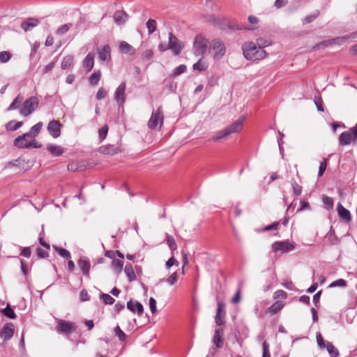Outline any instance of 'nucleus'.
I'll return each instance as SVG.
<instances>
[{
	"instance_id": "f257e3e1",
	"label": "nucleus",
	"mask_w": 357,
	"mask_h": 357,
	"mask_svg": "<svg viewBox=\"0 0 357 357\" xmlns=\"http://www.w3.org/2000/svg\"><path fill=\"white\" fill-rule=\"evenodd\" d=\"M257 44L259 46H257L253 42H246L242 45L243 54L247 60L259 61L266 56L267 54L261 45L265 47L268 45L269 43H263L262 39H258Z\"/></svg>"
},
{
	"instance_id": "f03ea898",
	"label": "nucleus",
	"mask_w": 357,
	"mask_h": 357,
	"mask_svg": "<svg viewBox=\"0 0 357 357\" xmlns=\"http://www.w3.org/2000/svg\"><path fill=\"white\" fill-rule=\"evenodd\" d=\"M38 104V98L36 96H31L22 103L19 112L22 116H28L37 109Z\"/></svg>"
},
{
	"instance_id": "7ed1b4c3",
	"label": "nucleus",
	"mask_w": 357,
	"mask_h": 357,
	"mask_svg": "<svg viewBox=\"0 0 357 357\" xmlns=\"http://www.w3.org/2000/svg\"><path fill=\"white\" fill-rule=\"evenodd\" d=\"M77 328L76 324L63 319H57V325L55 327L59 334L69 335Z\"/></svg>"
},
{
	"instance_id": "20e7f679",
	"label": "nucleus",
	"mask_w": 357,
	"mask_h": 357,
	"mask_svg": "<svg viewBox=\"0 0 357 357\" xmlns=\"http://www.w3.org/2000/svg\"><path fill=\"white\" fill-rule=\"evenodd\" d=\"M163 112L162 106H160L155 111H153L151 118L148 122V126L151 129H155L159 126L161 128L163 123Z\"/></svg>"
},
{
	"instance_id": "39448f33",
	"label": "nucleus",
	"mask_w": 357,
	"mask_h": 357,
	"mask_svg": "<svg viewBox=\"0 0 357 357\" xmlns=\"http://www.w3.org/2000/svg\"><path fill=\"white\" fill-rule=\"evenodd\" d=\"M208 40L202 35H197L193 43L194 54L196 56H202L206 52Z\"/></svg>"
},
{
	"instance_id": "423d86ee",
	"label": "nucleus",
	"mask_w": 357,
	"mask_h": 357,
	"mask_svg": "<svg viewBox=\"0 0 357 357\" xmlns=\"http://www.w3.org/2000/svg\"><path fill=\"white\" fill-rule=\"evenodd\" d=\"M211 47L215 51L213 55L215 59L219 60L225 54V45L220 39L213 40L211 43Z\"/></svg>"
},
{
	"instance_id": "0eeeda50",
	"label": "nucleus",
	"mask_w": 357,
	"mask_h": 357,
	"mask_svg": "<svg viewBox=\"0 0 357 357\" xmlns=\"http://www.w3.org/2000/svg\"><path fill=\"white\" fill-rule=\"evenodd\" d=\"M126 83L125 82L121 83L116 89L114 92V100L119 106H123L126 100Z\"/></svg>"
},
{
	"instance_id": "6e6552de",
	"label": "nucleus",
	"mask_w": 357,
	"mask_h": 357,
	"mask_svg": "<svg viewBox=\"0 0 357 357\" xmlns=\"http://www.w3.org/2000/svg\"><path fill=\"white\" fill-rule=\"evenodd\" d=\"M183 47V46L178 39L172 33H169L168 48L172 50L174 54L178 55Z\"/></svg>"
},
{
	"instance_id": "1a4fd4ad",
	"label": "nucleus",
	"mask_w": 357,
	"mask_h": 357,
	"mask_svg": "<svg viewBox=\"0 0 357 357\" xmlns=\"http://www.w3.org/2000/svg\"><path fill=\"white\" fill-rule=\"evenodd\" d=\"M272 248L275 252L282 251L283 252H287L293 250L295 248V245L288 241H276L272 245Z\"/></svg>"
},
{
	"instance_id": "9d476101",
	"label": "nucleus",
	"mask_w": 357,
	"mask_h": 357,
	"mask_svg": "<svg viewBox=\"0 0 357 357\" xmlns=\"http://www.w3.org/2000/svg\"><path fill=\"white\" fill-rule=\"evenodd\" d=\"M15 327L12 323L6 324L0 331V337L3 340V344L12 338L14 335Z\"/></svg>"
},
{
	"instance_id": "9b49d317",
	"label": "nucleus",
	"mask_w": 357,
	"mask_h": 357,
	"mask_svg": "<svg viewBox=\"0 0 357 357\" xmlns=\"http://www.w3.org/2000/svg\"><path fill=\"white\" fill-rule=\"evenodd\" d=\"M225 305L222 301L218 302L217 312L215 317V322L218 326H222L225 323L226 312L225 311Z\"/></svg>"
},
{
	"instance_id": "f8f14e48",
	"label": "nucleus",
	"mask_w": 357,
	"mask_h": 357,
	"mask_svg": "<svg viewBox=\"0 0 357 357\" xmlns=\"http://www.w3.org/2000/svg\"><path fill=\"white\" fill-rule=\"evenodd\" d=\"M244 119L245 117L241 116L238 120L225 128L228 136L231 134L238 133L242 130Z\"/></svg>"
},
{
	"instance_id": "ddd939ff",
	"label": "nucleus",
	"mask_w": 357,
	"mask_h": 357,
	"mask_svg": "<svg viewBox=\"0 0 357 357\" xmlns=\"http://www.w3.org/2000/svg\"><path fill=\"white\" fill-rule=\"evenodd\" d=\"M61 124L56 120H52L47 125V131L49 134L54 138H57L61 135Z\"/></svg>"
},
{
	"instance_id": "4468645a",
	"label": "nucleus",
	"mask_w": 357,
	"mask_h": 357,
	"mask_svg": "<svg viewBox=\"0 0 357 357\" xmlns=\"http://www.w3.org/2000/svg\"><path fill=\"white\" fill-rule=\"evenodd\" d=\"M227 26L233 31H252L255 28L246 26L243 24H238L235 20H229L227 21Z\"/></svg>"
},
{
	"instance_id": "2eb2a0df",
	"label": "nucleus",
	"mask_w": 357,
	"mask_h": 357,
	"mask_svg": "<svg viewBox=\"0 0 357 357\" xmlns=\"http://www.w3.org/2000/svg\"><path fill=\"white\" fill-rule=\"evenodd\" d=\"M98 59L102 61H109L111 59V47L107 44L98 50Z\"/></svg>"
},
{
	"instance_id": "dca6fc26",
	"label": "nucleus",
	"mask_w": 357,
	"mask_h": 357,
	"mask_svg": "<svg viewBox=\"0 0 357 357\" xmlns=\"http://www.w3.org/2000/svg\"><path fill=\"white\" fill-rule=\"evenodd\" d=\"M28 138H31V137L26 132L15 138L13 144L19 149H27V145L29 142L28 141Z\"/></svg>"
},
{
	"instance_id": "f3484780",
	"label": "nucleus",
	"mask_w": 357,
	"mask_h": 357,
	"mask_svg": "<svg viewBox=\"0 0 357 357\" xmlns=\"http://www.w3.org/2000/svg\"><path fill=\"white\" fill-rule=\"evenodd\" d=\"M127 307L132 312H137L138 316H142L144 312L143 305L137 301L130 300L127 303Z\"/></svg>"
},
{
	"instance_id": "a211bd4d",
	"label": "nucleus",
	"mask_w": 357,
	"mask_h": 357,
	"mask_svg": "<svg viewBox=\"0 0 357 357\" xmlns=\"http://www.w3.org/2000/svg\"><path fill=\"white\" fill-rule=\"evenodd\" d=\"M348 38H349V37L346 36L336 37V38L331 39V40L323 41V42L320 43L319 45H317V46L327 47V46L333 45H335V44L341 45V44L345 43Z\"/></svg>"
},
{
	"instance_id": "6ab92c4d",
	"label": "nucleus",
	"mask_w": 357,
	"mask_h": 357,
	"mask_svg": "<svg viewBox=\"0 0 357 357\" xmlns=\"http://www.w3.org/2000/svg\"><path fill=\"white\" fill-rule=\"evenodd\" d=\"M113 17H114V20L116 24L123 25L128 20V15L124 10H116L114 13Z\"/></svg>"
},
{
	"instance_id": "aec40b11",
	"label": "nucleus",
	"mask_w": 357,
	"mask_h": 357,
	"mask_svg": "<svg viewBox=\"0 0 357 357\" xmlns=\"http://www.w3.org/2000/svg\"><path fill=\"white\" fill-rule=\"evenodd\" d=\"M94 58L95 54L93 52H89L84 58L82 66L86 72H90L94 66Z\"/></svg>"
},
{
	"instance_id": "412c9836",
	"label": "nucleus",
	"mask_w": 357,
	"mask_h": 357,
	"mask_svg": "<svg viewBox=\"0 0 357 357\" xmlns=\"http://www.w3.org/2000/svg\"><path fill=\"white\" fill-rule=\"evenodd\" d=\"M337 211L340 218L344 221L349 222L351 220V217L349 211L345 208L341 203L337 204Z\"/></svg>"
},
{
	"instance_id": "4be33fe9",
	"label": "nucleus",
	"mask_w": 357,
	"mask_h": 357,
	"mask_svg": "<svg viewBox=\"0 0 357 357\" xmlns=\"http://www.w3.org/2000/svg\"><path fill=\"white\" fill-rule=\"evenodd\" d=\"M78 266L84 275H89L91 264L88 259L85 257H81L78 261Z\"/></svg>"
},
{
	"instance_id": "5701e85b",
	"label": "nucleus",
	"mask_w": 357,
	"mask_h": 357,
	"mask_svg": "<svg viewBox=\"0 0 357 357\" xmlns=\"http://www.w3.org/2000/svg\"><path fill=\"white\" fill-rule=\"evenodd\" d=\"M40 21L36 18H29L21 24V28L24 31H28L39 24Z\"/></svg>"
},
{
	"instance_id": "b1692460",
	"label": "nucleus",
	"mask_w": 357,
	"mask_h": 357,
	"mask_svg": "<svg viewBox=\"0 0 357 357\" xmlns=\"http://www.w3.org/2000/svg\"><path fill=\"white\" fill-rule=\"evenodd\" d=\"M353 139H354V138L351 132L344 131L340 134L339 137V142L340 145L345 146L351 144Z\"/></svg>"
},
{
	"instance_id": "393cba45",
	"label": "nucleus",
	"mask_w": 357,
	"mask_h": 357,
	"mask_svg": "<svg viewBox=\"0 0 357 357\" xmlns=\"http://www.w3.org/2000/svg\"><path fill=\"white\" fill-rule=\"evenodd\" d=\"M100 151L103 154L114 155L121 151L119 147L113 144L102 146L100 148Z\"/></svg>"
},
{
	"instance_id": "a878e982",
	"label": "nucleus",
	"mask_w": 357,
	"mask_h": 357,
	"mask_svg": "<svg viewBox=\"0 0 357 357\" xmlns=\"http://www.w3.org/2000/svg\"><path fill=\"white\" fill-rule=\"evenodd\" d=\"M223 335V330L222 328H217L215 330L213 342L218 348H222L223 342L222 337Z\"/></svg>"
},
{
	"instance_id": "bb28decb",
	"label": "nucleus",
	"mask_w": 357,
	"mask_h": 357,
	"mask_svg": "<svg viewBox=\"0 0 357 357\" xmlns=\"http://www.w3.org/2000/svg\"><path fill=\"white\" fill-rule=\"evenodd\" d=\"M119 50L123 54H134L135 49L126 41H121L119 45Z\"/></svg>"
},
{
	"instance_id": "cd10ccee",
	"label": "nucleus",
	"mask_w": 357,
	"mask_h": 357,
	"mask_svg": "<svg viewBox=\"0 0 357 357\" xmlns=\"http://www.w3.org/2000/svg\"><path fill=\"white\" fill-rule=\"evenodd\" d=\"M47 149L54 156H59L63 153V149L56 144H48Z\"/></svg>"
},
{
	"instance_id": "c85d7f7f",
	"label": "nucleus",
	"mask_w": 357,
	"mask_h": 357,
	"mask_svg": "<svg viewBox=\"0 0 357 357\" xmlns=\"http://www.w3.org/2000/svg\"><path fill=\"white\" fill-rule=\"evenodd\" d=\"M284 305L283 302L277 301L268 308V312L271 314H275L283 308Z\"/></svg>"
},
{
	"instance_id": "c756f323",
	"label": "nucleus",
	"mask_w": 357,
	"mask_h": 357,
	"mask_svg": "<svg viewBox=\"0 0 357 357\" xmlns=\"http://www.w3.org/2000/svg\"><path fill=\"white\" fill-rule=\"evenodd\" d=\"M124 272L128 277L129 282H133L136 280V275L134 272L132 266L130 264H127L124 268Z\"/></svg>"
},
{
	"instance_id": "7c9ffc66",
	"label": "nucleus",
	"mask_w": 357,
	"mask_h": 357,
	"mask_svg": "<svg viewBox=\"0 0 357 357\" xmlns=\"http://www.w3.org/2000/svg\"><path fill=\"white\" fill-rule=\"evenodd\" d=\"M43 126V123L42 122H38L31 128L29 132H27L31 138H35L39 134Z\"/></svg>"
},
{
	"instance_id": "2f4dec72",
	"label": "nucleus",
	"mask_w": 357,
	"mask_h": 357,
	"mask_svg": "<svg viewBox=\"0 0 357 357\" xmlns=\"http://www.w3.org/2000/svg\"><path fill=\"white\" fill-rule=\"evenodd\" d=\"M53 249L63 258L66 259H70L71 254L70 252L62 248L58 247L56 245L52 246Z\"/></svg>"
},
{
	"instance_id": "473e14b6",
	"label": "nucleus",
	"mask_w": 357,
	"mask_h": 357,
	"mask_svg": "<svg viewBox=\"0 0 357 357\" xmlns=\"http://www.w3.org/2000/svg\"><path fill=\"white\" fill-rule=\"evenodd\" d=\"M229 137L225 129H222L221 130H219L216 132L210 139V140L213 142H219L222 139L226 138Z\"/></svg>"
},
{
	"instance_id": "72a5a7b5",
	"label": "nucleus",
	"mask_w": 357,
	"mask_h": 357,
	"mask_svg": "<svg viewBox=\"0 0 357 357\" xmlns=\"http://www.w3.org/2000/svg\"><path fill=\"white\" fill-rule=\"evenodd\" d=\"M325 348L326 349L331 357H337L339 356L338 349L335 348L331 342H326Z\"/></svg>"
},
{
	"instance_id": "f704fd0d",
	"label": "nucleus",
	"mask_w": 357,
	"mask_h": 357,
	"mask_svg": "<svg viewBox=\"0 0 357 357\" xmlns=\"http://www.w3.org/2000/svg\"><path fill=\"white\" fill-rule=\"evenodd\" d=\"M74 61V56L73 55L66 56L61 62V67L62 69L66 70L71 66Z\"/></svg>"
},
{
	"instance_id": "c9c22d12",
	"label": "nucleus",
	"mask_w": 357,
	"mask_h": 357,
	"mask_svg": "<svg viewBox=\"0 0 357 357\" xmlns=\"http://www.w3.org/2000/svg\"><path fill=\"white\" fill-rule=\"evenodd\" d=\"M23 124L22 121H10L6 125V128L8 131H15Z\"/></svg>"
},
{
	"instance_id": "e433bc0d",
	"label": "nucleus",
	"mask_w": 357,
	"mask_h": 357,
	"mask_svg": "<svg viewBox=\"0 0 357 357\" xmlns=\"http://www.w3.org/2000/svg\"><path fill=\"white\" fill-rule=\"evenodd\" d=\"M22 100L23 98L20 95H18L10 105V106L8 108V110L12 111L17 108H20V106L22 104Z\"/></svg>"
},
{
	"instance_id": "4c0bfd02",
	"label": "nucleus",
	"mask_w": 357,
	"mask_h": 357,
	"mask_svg": "<svg viewBox=\"0 0 357 357\" xmlns=\"http://www.w3.org/2000/svg\"><path fill=\"white\" fill-rule=\"evenodd\" d=\"M101 73L100 70L95 71L89 77V82L91 85H97L100 79Z\"/></svg>"
},
{
	"instance_id": "58836bf2",
	"label": "nucleus",
	"mask_w": 357,
	"mask_h": 357,
	"mask_svg": "<svg viewBox=\"0 0 357 357\" xmlns=\"http://www.w3.org/2000/svg\"><path fill=\"white\" fill-rule=\"evenodd\" d=\"M319 14L320 13L318 10L313 11L312 14L308 15L305 17H304V19L303 20V23L304 24H306L313 22L319 15Z\"/></svg>"
},
{
	"instance_id": "ea45409f",
	"label": "nucleus",
	"mask_w": 357,
	"mask_h": 357,
	"mask_svg": "<svg viewBox=\"0 0 357 357\" xmlns=\"http://www.w3.org/2000/svg\"><path fill=\"white\" fill-rule=\"evenodd\" d=\"M2 313L10 319H15L17 315L14 310L10 307V305H7L6 307L2 310Z\"/></svg>"
},
{
	"instance_id": "a19ab883",
	"label": "nucleus",
	"mask_w": 357,
	"mask_h": 357,
	"mask_svg": "<svg viewBox=\"0 0 357 357\" xmlns=\"http://www.w3.org/2000/svg\"><path fill=\"white\" fill-rule=\"evenodd\" d=\"M291 187H292V189H293V191H294V193L296 195V196H299L301 195V194L302 193V190H303V188L301 185H299L294 178H292L291 180Z\"/></svg>"
},
{
	"instance_id": "79ce46f5",
	"label": "nucleus",
	"mask_w": 357,
	"mask_h": 357,
	"mask_svg": "<svg viewBox=\"0 0 357 357\" xmlns=\"http://www.w3.org/2000/svg\"><path fill=\"white\" fill-rule=\"evenodd\" d=\"M166 242L172 251H174L177 249V245L174 237L168 234H166Z\"/></svg>"
},
{
	"instance_id": "37998d69",
	"label": "nucleus",
	"mask_w": 357,
	"mask_h": 357,
	"mask_svg": "<svg viewBox=\"0 0 357 357\" xmlns=\"http://www.w3.org/2000/svg\"><path fill=\"white\" fill-rule=\"evenodd\" d=\"M100 298L105 305H112L115 302L114 298L107 294H100Z\"/></svg>"
},
{
	"instance_id": "c03bdc74",
	"label": "nucleus",
	"mask_w": 357,
	"mask_h": 357,
	"mask_svg": "<svg viewBox=\"0 0 357 357\" xmlns=\"http://www.w3.org/2000/svg\"><path fill=\"white\" fill-rule=\"evenodd\" d=\"M146 27L149 34L153 33L156 30L157 22L155 20L149 19L146 22Z\"/></svg>"
},
{
	"instance_id": "a18cd8bd",
	"label": "nucleus",
	"mask_w": 357,
	"mask_h": 357,
	"mask_svg": "<svg viewBox=\"0 0 357 357\" xmlns=\"http://www.w3.org/2000/svg\"><path fill=\"white\" fill-rule=\"evenodd\" d=\"M12 57V54L9 51H3L0 52V63H7Z\"/></svg>"
},
{
	"instance_id": "49530a36",
	"label": "nucleus",
	"mask_w": 357,
	"mask_h": 357,
	"mask_svg": "<svg viewBox=\"0 0 357 357\" xmlns=\"http://www.w3.org/2000/svg\"><path fill=\"white\" fill-rule=\"evenodd\" d=\"M207 66L200 59L197 63L193 65V69L195 70L204 71L206 69Z\"/></svg>"
},
{
	"instance_id": "de8ad7c7",
	"label": "nucleus",
	"mask_w": 357,
	"mask_h": 357,
	"mask_svg": "<svg viewBox=\"0 0 357 357\" xmlns=\"http://www.w3.org/2000/svg\"><path fill=\"white\" fill-rule=\"evenodd\" d=\"M115 335L117 336L121 341H124L126 339V335L125 333L120 328L119 326H117L114 328Z\"/></svg>"
},
{
	"instance_id": "09e8293b",
	"label": "nucleus",
	"mask_w": 357,
	"mask_h": 357,
	"mask_svg": "<svg viewBox=\"0 0 357 357\" xmlns=\"http://www.w3.org/2000/svg\"><path fill=\"white\" fill-rule=\"evenodd\" d=\"M347 286V281L344 279H338L329 284V287H344Z\"/></svg>"
},
{
	"instance_id": "8fccbe9b",
	"label": "nucleus",
	"mask_w": 357,
	"mask_h": 357,
	"mask_svg": "<svg viewBox=\"0 0 357 357\" xmlns=\"http://www.w3.org/2000/svg\"><path fill=\"white\" fill-rule=\"evenodd\" d=\"M316 338H317V342L318 346L321 349H325V346L326 344V342L324 340V338L321 336V334L319 332H317L316 334Z\"/></svg>"
},
{
	"instance_id": "3c124183",
	"label": "nucleus",
	"mask_w": 357,
	"mask_h": 357,
	"mask_svg": "<svg viewBox=\"0 0 357 357\" xmlns=\"http://www.w3.org/2000/svg\"><path fill=\"white\" fill-rule=\"evenodd\" d=\"M70 26H72L71 24L62 25L56 30V33L59 36L64 35L68 31Z\"/></svg>"
},
{
	"instance_id": "603ef678",
	"label": "nucleus",
	"mask_w": 357,
	"mask_h": 357,
	"mask_svg": "<svg viewBox=\"0 0 357 357\" xmlns=\"http://www.w3.org/2000/svg\"><path fill=\"white\" fill-rule=\"evenodd\" d=\"M322 202L328 208H332L333 206V199L331 197L325 195L322 196Z\"/></svg>"
},
{
	"instance_id": "864d4df0",
	"label": "nucleus",
	"mask_w": 357,
	"mask_h": 357,
	"mask_svg": "<svg viewBox=\"0 0 357 357\" xmlns=\"http://www.w3.org/2000/svg\"><path fill=\"white\" fill-rule=\"evenodd\" d=\"M186 66L184 64H181L174 69L173 75L174 76H178L181 74L185 73L186 71Z\"/></svg>"
},
{
	"instance_id": "5fc2aeb1",
	"label": "nucleus",
	"mask_w": 357,
	"mask_h": 357,
	"mask_svg": "<svg viewBox=\"0 0 357 357\" xmlns=\"http://www.w3.org/2000/svg\"><path fill=\"white\" fill-rule=\"evenodd\" d=\"M287 297V293L282 289L277 290L273 294V298L275 300L280 298L285 299Z\"/></svg>"
},
{
	"instance_id": "6e6d98bb",
	"label": "nucleus",
	"mask_w": 357,
	"mask_h": 357,
	"mask_svg": "<svg viewBox=\"0 0 357 357\" xmlns=\"http://www.w3.org/2000/svg\"><path fill=\"white\" fill-rule=\"evenodd\" d=\"M327 167V160L324 158L322 162H321L319 167V172H318V176H321L325 172Z\"/></svg>"
},
{
	"instance_id": "4d7b16f0",
	"label": "nucleus",
	"mask_w": 357,
	"mask_h": 357,
	"mask_svg": "<svg viewBox=\"0 0 357 357\" xmlns=\"http://www.w3.org/2000/svg\"><path fill=\"white\" fill-rule=\"evenodd\" d=\"M36 254L40 259L47 258L49 256L48 252L41 248H38L36 249Z\"/></svg>"
},
{
	"instance_id": "13d9d810",
	"label": "nucleus",
	"mask_w": 357,
	"mask_h": 357,
	"mask_svg": "<svg viewBox=\"0 0 357 357\" xmlns=\"http://www.w3.org/2000/svg\"><path fill=\"white\" fill-rule=\"evenodd\" d=\"M280 222H274L273 224L266 226L263 228V231H267L270 230H278L279 229Z\"/></svg>"
},
{
	"instance_id": "bf43d9fd",
	"label": "nucleus",
	"mask_w": 357,
	"mask_h": 357,
	"mask_svg": "<svg viewBox=\"0 0 357 357\" xmlns=\"http://www.w3.org/2000/svg\"><path fill=\"white\" fill-rule=\"evenodd\" d=\"M123 266V261L119 259H114L112 261V266L115 268L118 272H121Z\"/></svg>"
},
{
	"instance_id": "052dcab7",
	"label": "nucleus",
	"mask_w": 357,
	"mask_h": 357,
	"mask_svg": "<svg viewBox=\"0 0 357 357\" xmlns=\"http://www.w3.org/2000/svg\"><path fill=\"white\" fill-rule=\"evenodd\" d=\"M263 347V354L262 357H271L270 351H269V344L265 340L262 344Z\"/></svg>"
},
{
	"instance_id": "680f3d73",
	"label": "nucleus",
	"mask_w": 357,
	"mask_h": 357,
	"mask_svg": "<svg viewBox=\"0 0 357 357\" xmlns=\"http://www.w3.org/2000/svg\"><path fill=\"white\" fill-rule=\"evenodd\" d=\"M107 94V91L103 88L101 87L98 89L96 93V99L100 100L106 97Z\"/></svg>"
},
{
	"instance_id": "e2e57ef3",
	"label": "nucleus",
	"mask_w": 357,
	"mask_h": 357,
	"mask_svg": "<svg viewBox=\"0 0 357 357\" xmlns=\"http://www.w3.org/2000/svg\"><path fill=\"white\" fill-rule=\"evenodd\" d=\"M107 132H108V126L107 125L103 126L101 128L99 129V131H98L99 137L101 139H104L107 135Z\"/></svg>"
},
{
	"instance_id": "0e129e2a",
	"label": "nucleus",
	"mask_w": 357,
	"mask_h": 357,
	"mask_svg": "<svg viewBox=\"0 0 357 357\" xmlns=\"http://www.w3.org/2000/svg\"><path fill=\"white\" fill-rule=\"evenodd\" d=\"M153 51L152 50H146L142 54V59L143 60H149L153 57Z\"/></svg>"
},
{
	"instance_id": "69168bd1",
	"label": "nucleus",
	"mask_w": 357,
	"mask_h": 357,
	"mask_svg": "<svg viewBox=\"0 0 357 357\" xmlns=\"http://www.w3.org/2000/svg\"><path fill=\"white\" fill-rule=\"evenodd\" d=\"M20 255L26 258H30L31 255V247H24L22 248L20 252Z\"/></svg>"
},
{
	"instance_id": "338daca9",
	"label": "nucleus",
	"mask_w": 357,
	"mask_h": 357,
	"mask_svg": "<svg viewBox=\"0 0 357 357\" xmlns=\"http://www.w3.org/2000/svg\"><path fill=\"white\" fill-rule=\"evenodd\" d=\"M178 274L176 272L173 273L167 279V282L169 285H174L175 282L177 281Z\"/></svg>"
},
{
	"instance_id": "774afa93",
	"label": "nucleus",
	"mask_w": 357,
	"mask_h": 357,
	"mask_svg": "<svg viewBox=\"0 0 357 357\" xmlns=\"http://www.w3.org/2000/svg\"><path fill=\"white\" fill-rule=\"evenodd\" d=\"M79 299L82 301H88L90 300V296L86 289H82L79 292Z\"/></svg>"
}]
</instances>
